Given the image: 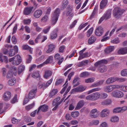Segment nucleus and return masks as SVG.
<instances>
[{"instance_id": "nucleus-1", "label": "nucleus", "mask_w": 127, "mask_h": 127, "mask_svg": "<svg viewBox=\"0 0 127 127\" xmlns=\"http://www.w3.org/2000/svg\"><path fill=\"white\" fill-rule=\"evenodd\" d=\"M60 10L59 8H57L54 12L52 14L51 16V24L54 25L57 21L59 16Z\"/></svg>"}, {"instance_id": "nucleus-2", "label": "nucleus", "mask_w": 127, "mask_h": 127, "mask_svg": "<svg viewBox=\"0 0 127 127\" xmlns=\"http://www.w3.org/2000/svg\"><path fill=\"white\" fill-rule=\"evenodd\" d=\"M9 62L13 65H19L21 62V58L19 55H17L14 57L10 59L9 60Z\"/></svg>"}, {"instance_id": "nucleus-3", "label": "nucleus", "mask_w": 127, "mask_h": 127, "mask_svg": "<svg viewBox=\"0 0 127 127\" xmlns=\"http://www.w3.org/2000/svg\"><path fill=\"white\" fill-rule=\"evenodd\" d=\"M125 11L124 9H121L118 7H116L113 10V14L114 16L116 18H119Z\"/></svg>"}, {"instance_id": "nucleus-4", "label": "nucleus", "mask_w": 127, "mask_h": 127, "mask_svg": "<svg viewBox=\"0 0 127 127\" xmlns=\"http://www.w3.org/2000/svg\"><path fill=\"white\" fill-rule=\"evenodd\" d=\"M100 94L98 92L93 93L87 96L86 99L89 100H95L97 99L100 96Z\"/></svg>"}, {"instance_id": "nucleus-5", "label": "nucleus", "mask_w": 127, "mask_h": 127, "mask_svg": "<svg viewBox=\"0 0 127 127\" xmlns=\"http://www.w3.org/2000/svg\"><path fill=\"white\" fill-rule=\"evenodd\" d=\"M111 17V11L110 10L107 11L103 16L100 19L98 23H101L104 19H108L110 18Z\"/></svg>"}, {"instance_id": "nucleus-6", "label": "nucleus", "mask_w": 127, "mask_h": 127, "mask_svg": "<svg viewBox=\"0 0 127 127\" xmlns=\"http://www.w3.org/2000/svg\"><path fill=\"white\" fill-rule=\"evenodd\" d=\"M60 99V97H58L57 98L54 99L53 102V106H55V107L52 109L53 111L56 110L58 108V106L63 101V100L62 99L59 101Z\"/></svg>"}, {"instance_id": "nucleus-7", "label": "nucleus", "mask_w": 127, "mask_h": 127, "mask_svg": "<svg viewBox=\"0 0 127 127\" xmlns=\"http://www.w3.org/2000/svg\"><path fill=\"white\" fill-rule=\"evenodd\" d=\"M111 95L117 98H121L124 95V94L122 92L118 90L113 91Z\"/></svg>"}, {"instance_id": "nucleus-8", "label": "nucleus", "mask_w": 127, "mask_h": 127, "mask_svg": "<svg viewBox=\"0 0 127 127\" xmlns=\"http://www.w3.org/2000/svg\"><path fill=\"white\" fill-rule=\"evenodd\" d=\"M86 88V87L83 86L82 85H80L79 86L73 89L71 91V93H73L74 92H82L85 90Z\"/></svg>"}, {"instance_id": "nucleus-9", "label": "nucleus", "mask_w": 127, "mask_h": 127, "mask_svg": "<svg viewBox=\"0 0 127 127\" xmlns=\"http://www.w3.org/2000/svg\"><path fill=\"white\" fill-rule=\"evenodd\" d=\"M37 92V89H32L30 91L28 95V98L30 99H32L35 97V94Z\"/></svg>"}, {"instance_id": "nucleus-10", "label": "nucleus", "mask_w": 127, "mask_h": 127, "mask_svg": "<svg viewBox=\"0 0 127 127\" xmlns=\"http://www.w3.org/2000/svg\"><path fill=\"white\" fill-rule=\"evenodd\" d=\"M104 33V30L103 28L101 27H99L97 28L95 31V35L98 36H100L102 35Z\"/></svg>"}, {"instance_id": "nucleus-11", "label": "nucleus", "mask_w": 127, "mask_h": 127, "mask_svg": "<svg viewBox=\"0 0 127 127\" xmlns=\"http://www.w3.org/2000/svg\"><path fill=\"white\" fill-rule=\"evenodd\" d=\"M54 58L56 61H58V63L60 65L64 60V58L61 57L60 55L58 53L56 54L54 56Z\"/></svg>"}, {"instance_id": "nucleus-12", "label": "nucleus", "mask_w": 127, "mask_h": 127, "mask_svg": "<svg viewBox=\"0 0 127 127\" xmlns=\"http://www.w3.org/2000/svg\"><path fill=\"white\" fill-rule=\"evenodd\" d=\"M18 47L16 46H15L14 47V49H11L9 51L8 54L9 57H12L16 53L18 52Z\"/></svg>"}, {"instance_id": "nucleus-13", "label": "nucleus", "mask_w": 127, "mask_h": 127, "mask_svg": "<svg viewBox=\"0 0 127 127\" xmlns=\"http://www.w3.org/2000/svg\"><path fill=\"white\" fill-rule=\"evenodd\" d=\"M52 74V71L49 70H47L45 71L43 75V77L45 79H48L50 77Z\"/></svg>"}, {"instance_id": "nucleus-14", "label": "nucleus", "mask_w": 127, "mask_h": 127, "mask_svg": "<svg viewBox=\"0 0 127 127\" xmlns=\"http://www.w3.org/2000/svg\"><path fill=\"white\" fill-rule=\"evenodd\" d=\"M99 112L96 108L92 109L91 112V116L92 117L96 118L98 116Z\"/></svg>"}, {"instance_id": "nucleus-15", "label": "nucleus", "mask_w": 127, "mask_h": 127, "mask_svg": "<svg viewBox=\"0 0 127 127\" xmlns=\"http://www.w3.org/2000/svg\"><path fill=\"white\" fill-rule=\"evenodd\" d=\"M33 7V6H30L25 8L24 10V14L25 15H29L32 11Z\"/></svg>"}, {"instance_id": "nucleus-16", "label": "nucleus", "mask_w": 127, "mask_h": 127, "mask_svg": "<svg viewBox=\"0 0 127 127\" xmlns=\"http://www.w3.org/2000/svg\"><path fill=\"white\" fill-rule=\"evenodd\" d=\"M109 113L110 112L109 109L107 108H105L102 111L100 115L102 117H104L108 116Z\"/></svg>"}, {"instance_id": "nucleus-17", "label": "nucleus", "mask_w": 127, "mask_h": 127, "mask_svg": "<svg viewBox=\"0 0 127 127\" xmlns=\"http://www.w3.org/2000/svg\"><path fill=\"white\" fill-rule=\"evenodd\" d=\"M42 14V10L39 9L36 10L34 13L33 15L36 18H39Z\"/></svg>"}, {"instance_id": "nucleus-18", "label": "nucleus", "mask_w": 127, "mask_h": 127, "mask_svg": "<svg viewBox=\"0 0 127 127\" xmlns=\"http://www.w3.org/2000/svg\"><path fill=\"white\" fill-rule=\"evenodd\" d=\"M48 106L45 105H43L40 106L38 108L37 112V113H38L39 111L41 109V110L43 112L46 111L48 109Z\"/></svg>"}, {"instance_id": "nucleus-19", "label": "nucleus", "mask_w": 127, "mask_h": 127, "mask_svg": "<svg viewBox=\"0 0 127 127\" xmlns=\"http://www.w3.org/2000/svg\"><path fill=\"white\" fill-rule=\"evenodd\" d=\"M108 2L107 0H102L100 2L99 7L100 9H102L105 8Z\"/></svg>"}, {"instance_id": "nucleus-20", "label": "nucleus", "mask_w": 127, "mask_h": 127, "mask_svg": "<svg viewBox=\"0 0 127 127\" xmlns=\"http://www.w3.org/2000/svg\"><path fill=\"white\" fill-rule=\"evenodd\" d=\"M11 94L9 92H6L4 94L3 98L5 101H8L10 99Z\"/></svg>"}, {"instance_id": "nucleus-21", "label": "nucleus", "mask_w": 127, "mask_h": 127, "mask_svg": "<svg viewBox=\"0 0 127 127\" xmlns=\"http://www.w3.org/2000/svg\"><path fill=\"white\" fill-rule=\"evenodd\" d=\"M84 104V100H80L78 103L76 107L75 108L76 110H78L81 108Z\"/></svg>"}, {"instance_id": "nucleus-22", "label": "nucleus", "mask_w": 127, "mask_h": 127, "mask_svg": "<svg viewBox=\"0 0 127 127\" xmlns=\"http://www.w3.org/2000/svg\"><path fill=\"white\" fill-rule=\"evenodd\" d=\"M55 47V46L52 44L49 45L48 46V49L46 51V53H50L52 52L54 50Z\"/></svg>"}, {"instance_id": "nucleus-23", "label": "nucleus", "mask_w": 127, "mask_h": 127, "mask_svg": "<svg viewBox=\"0 0 127 127\" xmlns=\"http://www.w3.org/2000/svg\"><path fill=\"white\" fill-rule=\"evenodd\" d=\"M114 49V47L113 46H110L107 47L105 50V53L109 54L112 52Z\"/></svg>"}, {"instance_id": "nucleus-24", "label": "nucleus", "mask_w": 127, "mask_h": 127, "mask_svg": "<svg viewBox=\"0 0 127 127\" xmlns=\"http://www.w3.org/2000/svg\"><path fill=\"white\" fill-rule=\"evenodd\" d=\"M108 61L107 60L103 59L101 60L100 61L96 62L95 64V66L96 67L100 65L101 64H106L107 63Z\"/></svg>"}, {"instance_id": "nucleus-25", "label": "nucleus", "mask_w": 127, "mask_h": 127, "mask_svg": "<svg viewBox=\"0 0 127 127\" xmlns=\"http://www.w3.org/2000/svg\"><path fill=\"white\" fill-rule=\"evenodd\" d=\"M38 85L39 88L40 89L42 88L43 90H44L47 87L46 86V83H45V82L42 83L41 81H39L38 83Z\"/></svg>"}, {"instance_id": "nucleus-26", "label": "nucleus", "mask_w": 127, "mask_h": 127, "mask_svg": "<svg viewBox=\"0 0 127 127\" xmlns=\"http://www.w3.org/2000/svg\"><path fill=\"white\" fill-rule=\"evenodd\" d=\"M119 54H124L127 53V47L119 49L118 52Z\"/></svg>"}, {"instance_id": "nucleus-27", "label": "nucleus", "mask_w": 127, "mask_h": 127, "mask_svg": "<svg viewBox=\"0 0 127 127\" xmlns=\"http://www.w3.org/2000/svg\"><path fill=\"white\" fill-rule=\"evenodd\" d=\"M96 38L95 36L92 35L88 40V43L89 44H92L96 41Z\"/></svg>"}, {"instance_id": "nucleus-28", "label": "nucleus", "mask_w": 127, "mask_h": 127, "mask_svg": "<svg viewBox=\"0 0 127 127\" xmlns=\"http://www.w3.org/2000/svg\"><path fill=\"white\" fill-rule=\"evenodd\" d=\"M0 61L3 62V61L5 63H7L8 62V59L7 57L6 56L3 55L2 54H0Z\"/></svg>"}, {"instance_id": "nucleus-29", "label": "nucleus", "mask_w": 127, "mask_h": 127, "mask_svg": "<svg viewBox=\"0 0 127 127\" xmlns=\"http://www.w3.org/2000/svg\"><path fill=\"white\" fill-rule=\"evenodd\" d=\"M57 31L55 30L52 32L50 35V38L51 39H54L56 38L57 36Z\"/></svg>"}, {"instance_id": "nucleus-30", "label": "nucleus", "mask_w": 127, "mask_h": 127, "mask_svg": "<svg viewBox=\"0 0 127 127\" xmlns=\"http://www.w3.org/2000/svg\"><path fill=\"white\" fill-rule=\"evenodd\" d=\"M89 62V61L88 60L83 61L78 63L77 64V66L79 67L82 66L84 65H85L86 64H87Z\"/></svg>"}, {"instance_id": "nucleus-31", "label": "nucleus", "mask_w": 127, "mask_h": 127, "mask_svg": "<svg viewBox=\"0 0 127 127\" xmlns=\"http://www.w3.org/2000/svg\"><path fill=\"white\" fill-rule=\"evenodd\" d=\"M97 6H95L94 8L93 12L90 16V18L91 19H92L94 18L95 14L97 12Z\"/></svg>"}, {"instance_id": "nucleus-32", "label": "nucleus", "mask_w": 127, "mask_h": 127, "mask_svg": "<svg viewBox=\"0 0 127 127\" xmlns=\"http://www.w3.org/2000/svg\"><path fill=\"white\" fill-rule=\"evenodd\" d=\"M112 101L110 99H107L102 102V105H108L112 103Z\"/></svg>"}, {"instance_id": "nucleus-33", "label": "nucleus", "mask_w": 127, "mask_h": 127, "mask_svg": "<svg viewBox=\"0 0 127 127\" xmlns=\"http://www.w3.org/2000/svg\"><path fill=\"white\" fill-rule=\"evenodd\" d=\"M116 81V77H113L108 78L107 80L106 83L107 84H109L114 82Z\"/></svg>"}, {"instance_id": "nucleus-34", "label": "nucleus", "mask_w": 127, "mask_h": 127, "mask_svg": "<svg viewBox=\"0 0 127 127\" xmlns=\"http://www.w3.org/2000/svg\"><path fill=\"white\" fill-rule=\"evenodd\" d=\"M105 91L107 92H109L113 90L112 85L106 86L104 88Z\"/></svg>"}, {"instance_id": "nucleus-35", "label": "nucleus", "mask_w": 127, "mask_h": 127, "mask_svg": "<svg viewBox=\"0 0 127 127\" xmlns=\"http://www.w3.org/2000/svg\"><path fill=\"white\" fill-rule=\"evenodd\" d=\"M32 77L34 78H40L39 74L38 71H36L33 72L32 75Z\"/></svg>"}, {"instance_id": "nucleus-36", "label": "nucleus", "mask_w": 127, "mask_h": 127, "mask_svg": "<svg viewBox=\"0 0 127 127\" xmlns=\"http://www.w3.org/2000/svg\"><path fill=\"white\" fill-rule=\"evenodd\" d=\"M88 52L83 53L82 54L80 55L78 60H80L81 59L85 58L88 56Z\"/></svg>"}, {"instance_id": "nucleus-37", "label": "nucleus", "mask_w": 127, "mask_h": 127, "mask_svg": "<svg viewBox=\"0 0 127 127\" xmlns=\"http://www.w3.org/2000/svg\"><path fill=\"white\" fill-rule=\"evenodd\" d=\"M22 48L23 49L29 50L31 53H32V48L27 45H25L22 46Z\"/></svg>"}, {"instance_id": "nucleus-38", "label": "nucleus", "mask_w": 127, "mask_h": 127, "mask_svg": "<svg viewBox=\"0 0 127 127\" xmlns=\"http://www.w3.org/2000/svg\"><path fill=\"white\" fill-rule=\"evenodd\" d=\"M106 66L104 65H102L99 68L98 71L101 72L102 73L105 72L107 70Z\"/></svg>"}, {"instance_id": "nucleus-39", "label": "nucleus", "mask_w": 127, "mask_h": 127, "mask_svg": "<svg viewBox=\"0 0 127 127\" xmlns=\"http://www.w3.org/2000/svg\"><path fill=\"white\" fill-rule=\"evenodd\" d=\"M25 69V66L24 65L22 64H21L19 66L18 68V74L19 75Z\"/></svg>"}, {"instance_id": "nucleus-40", "label": "nucleus", "mask_w": 127, "mask_h": 127, "mask_svg": "<svg viewBox=\"0 0 127 127\" xmlns=\"http://www.w3.org/2000/svg\"><path fill=\"white\" fill-rule=\"evenodd\" d=\"M58 92L57 89H53L50 93L49 96L50 97L56 94Z\"/></svg>"}, {"instance_id": "nucleus-41", "label": "nucleus", "mask_w": 127, "mask_h": 127, "mask_svg": "<svg viewBox=\"0 0 127 127\" xmlns=\"http://www.w3.org/2000/svg\"><path fill=\"white\" fill-rule=\"evenodd\" d=\"M53 57L52 56H51L47 59L44 62V63L46 64H48L49 63H51L53 59Z\"/></svg>"}, {"instance_id": "nucleus-42", "label": "nucleus", "mask_w": 127, "mask_h": 127, "mask_svg": "<svg viewBox=\"0 0 127 127\" xmlns=\"http://www.w3.org/2000/svg\"><path fill=\"white\" fill-rule=\"evenodd\" d=\"M67 9L68 10V11L66 13V16H68L71 13L72 10V7H71L70 5H69L67 7Z\"/></svg>"}, {"instance_id": "nucleus-43", "label": "nucleus", "mask_w": 127, "mask_h": 127, "mask_svg": "<svg viewBox=\"0 0 127 127\" xmlns=\"http://www.w3.org/2000/svg\"><path fill=\"white\" fill-rule=\"evenodd\" d=\"M16 82L15 79V78L11 79L8 81V84L10 85H14Z\"/></svg>"}, {"instance_id": "nucleus-44", "label": "nucleus", "mask_w": 127, "mask_h": 127, "mask_svg": "<svg viewBox=\"0 0 127 127\" xmlns=\"http://www.w3.org/2000/svg\"><path fill=\"white\" fill-rule=\"evenodd\" d=\"M121 74L122 76H127V69H125L122 70L121 72Z\"/></svg>"}, {"instance_id": "nucleus-45", "label": "nucleus", "mask_w": 127, "mask_h": 127, "mask_svg": "<svg viewBox=\"0 0 127 127\" xmlns=\"http://www.w3.org/2000/svg\"><path fill=\"white\" fill-rule=\"evenodd\" d=\"M11 69L14 75L16 76L17 74V68L15 66H13L11 67Z\"/></svg>"}, {"instance_id": "nucleus-46", "label": "nucleus", "mask_w": 127, "mask_h": 127, "mask_svg": "<svg viewBox=\"0 0 127 127\" xmlns=\"http://www.w3.org/2000/svg\"><path fill=\"white\" fill-rule=\"evenodd\" d=\"M68 3V0H64L63 2V4L62 5V8H64L65 7Z\"/></svg>"}, {"instance_id": "nucleus-47", "label": "nucleus", "mask_w": 127, "mask_h": 127, "mask_svg": "<svg viewBox=\"0 0 127 127\" xmlns=\"http://www.w3.org/2000/svg\"><path fill=\"white\" fill-rule=\"evenodd\" d=\"M79 114V112L78 111H75L72 112L71 113V115L72 117L74 118L78 117Z\"/></svg>"}, {"instance_id": "nucleus-48", "label": "nucleus", "mask_w": 127, "mask_h": 127, "mask_svg": "<svg viewBox=\"0 0 127 127\" xmlns=\"http://www.w3.org/2000/svg\"><path fill=\"white\" fill-rule=\"evenodd\" d=\"M119 120V118L118 117L116 116H115L112 117L111 118V121L112 122H118Z\"/></svg>"}, {"instance_id": "nucleus-49", "label": "nucleus", "mask_w": 127, "mask_h": 127, "mask_svg": "<svg viewBox=\"0 0 127 127\" xmlns=\"http://www.w3.org/2000/svg\"><path fill=\"white\" fill-rule=\"evenodd\" d=\"M99 123V121L98 120H93L90 123V125H96L98 124Z\"/></svg>"}, {"instance_id": "nucleus-50", "label": "nucleus", "mask_w": 127, "mask_h": 127, "mask_svg": "<svg viewBox=\"0 0 127 127\" xmlns=\"http://www.w3.org/2000/svg\"><path fill=\"white\" fill-rule=\"evenodd\" d=\"M51 27L50 26H47L46 28L44 29L43 30V32L45 34L47 33L49 31Z\"/></svg>"}, {"instance_id": "nucleus-51", "label": "nucleus", "mask_w": 127, "mask_h": 127, "mask_svg": "<svg viewBox=\"0 0 127 127\" xmlns=\"http://www.w3.org/2000/svg\"><path fill=\"white\" fill-rule=\"evenodd\" d=\"M93 28H91L87 32V35L88 37H89L92 34L93 30Z\"/></svg>"}, {"instance_id": "nucleus-52", "label": "nucleus", "mask_w": 127, "mask_h": 127, "mask_svg": "<svg viewBox=\"0 0 127 127\" xmlns=\"http://www.w3.org/2000/svg\"><path fill=\"white\" fill-rule=\"evenodd\" d=\"M94 78H90L85 80V82L87 83H92L94 81Z\"/></svg>"}, {"instance_id": "nucleus-53", "label": "nucleus", "mask_w": 127, "mask_h": 127, "mask_svg": "<svg viewBox=\"0 0 127 127\" xmlns=\"http://www.w3.org/2000/svg\"><path fill=\"white\" fill-rule=\"evenodd\" d=\"M116 81H117L119 82H123L126 81V79L124 78H119L116 77Z\"/></svg>"}, {"instance_id": "nucleus-54", "label": "nucleus", "mask_w": 127, "mask_h": 127, "mask_svg": "<svg viewBox=\"0 0 127 127\" xmlns=\"http://www.w3.org/2000/svg\"><path fill=\"white\" fill-rule=\"evenodd\" d=\"M89 75V73L87 72L81 73L80 74V77H87Z\"/></svg>"}, {"instance_id": "nucleus-55", "label": "nucleus", "mask_w": 127, "mask_h": 127, "mask_svg": "<svg viewBox=\"0 0 127 127\" xmlns=\"http://www.w3.org/2000/svg\"><path fill=\"white\" fill-rule=\"evenodd\" d=\"M48 19V16L46 15H45L41 19V21L42 22H45L47 21Z\"/></svg>"}, {"instance_id": "nucleus-56", "label": "nucleus", "mask_w": 127, "mask_h": 127, "mask_svg": "<svg viewBox=\"0 0 127 127\" xmlns=\"http://www.w3.org/2000/svg\"><path fill=\"white\" fill-rule=\"evenodd\" d=\"M121 109L120 107H118L116 108L113 110V112L114 113H118L121 112Z\"/></svg>"}, {"instance_id": "nucleus-57", "label": "nucleus", "mask_w": 127, "mask_h": 127, "mask_svg": "<svg viewBox=\"0 0 127 127\" xmlns=\"http://www.w3.org/2000/svg\"><path fill=\"white\" fill-rule=\"evenodd\" d=\"M34 105V104H31L26 107L25 108L27 110H29L33 107Z\"/></svg>"}, {"instance_id": "nucleus-58", "label": "nucleus", "mask_w": 127, "mask_h": 127, "mask_svg": "<svg viewBox=\"0 0 127 127\" xmlns=\"http://www.w3.org/2000/svg\"><path fill=\"white\" fill-rule=\"evenodd\" d=\"M120 90L124 92H127V86L124 85L121 86Z\"/></svg>"}, {"instance_id": "nucleus-59", "label": "nucleus", "mask_w": 127, "mask_h": 127, "mask_svg": "<svg viewBox=\"0 0 127 127\" xmlns=\"http://www.w3.org/2000/svg\"><path fill=\"white\" fill-rule=\"evenodd\" d=\"M31 20L30 19L24 20L23 23L24 24L29 25L31 23Z\"/></svg>"}, {"instance_id": "nucleus-60", "label": "nucleus", "mask_w": 127, "mask_h": 127, "mask_svg": "<svg viewBox=\"0 0 127 127\" xmlns=\"http://www.w3.org/2000/svg\"><path fill=\"white\" fill-rule=\"evenodd\" d=\"M74 74V72H71L69 74L68 76V78L67 79V80L66 81V82H67L68 80L69 81H70L71 79V77L73 76Z\"/></svg>"}, {"instance_id": "nucleus-61", "label": "nucleus", "mask_w": 127, "mask_h": 127, "mask_svg": "<svg viewBox=\"0 0 127 127\" xmlns=\"http://www.w3.org/2000/svg\"><path fill=\"white\" fill-rule=\"evenodd\" d=\"M100 96L102 98H106L108 96L107 94L105 93H102L100 94Z\"/></svg>"}, {"instance_id": "nucleus-62", "label": "nucleus", "mask_w": 127, "mask_h": 127, "mask_svg": "<svg viewBox=\"0 0 127 127\" xmlns=\"http://www.w3.org/2000/svg\"><path fill=\"white\" fill-rule=\"evenodd\" d=\"M17 102L18 100L17 99V96L16 95H15L13 98L11 100V102L13 104Z\"/></svg>"}, {"instance_id": "nucleus-63", "label": "nucleus", "mask_w": 127, "mask_h": 127, "mask_svg": "<svg viewBox=\"0 0 127 127\" xmlns=\"http://www.w3.org/2000/svg\"><path fill=\"white\" fill-rule=\"evenodd\" d=\"M11 41L14 44H15L16 43L17 39L15 36L13 35L12 36L11 39Z\"/></svg>"}, {"instance_id": "nucleus-64", "label": "nucleus", "mask_w": 127, "mask_h": 127, "mask_svg": "<svg viewBox=\"0 0 127 127\" xmlns=\"http://www.w3.org/2000/svg\"><path fill=\"white\" fill-rule=\"evenodd\" d=\"M120 42V40L118 38H116L111 41V42L112 43L115 44H117L118 43Z\"/></svg>"}]
</instances>
